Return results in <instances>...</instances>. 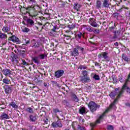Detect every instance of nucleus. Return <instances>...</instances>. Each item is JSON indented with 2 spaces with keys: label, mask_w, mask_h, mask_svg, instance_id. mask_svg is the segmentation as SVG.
Returning <instances> with one entry per match:
<instances>
[{
  "label": "nucleus",
  "mask_w": 130,
  "mask_h": 130,
  "mask_svg": "<svg viewBox=\"0 0 130 130\" xmlns=\"http://www.w3.org/2000/svg\"><path fill=\"white\" fill-rule=\"evenodd\" d=\"M43 50H42V48H40V50H39V51H35V54H38V53L39 52V51H42Z\"/></svg>",
  "instance_id": "51"
},
{
  "label": "nucleus",
  "mask_w": 130,
  "mask_h": 130,
  "mask_svg": "<svg viewBox=\"0 0 130 130\" xmlns=\"http://www.w3.org/2000/svg\"><path fill=\"white\" fill-rule=\"evenodd\" d=\"M81 6L78 3L74 4V9H75V10H76L77 11H80V9H81Z\"/></svg>",
  "instance_id": "21"
},
{
  "label": "nucleus",
  "mask_w": 130,
  "mask_h": 130,
  "mask_svg": "<svg viewBox=\"0 0 130 130\" xmlns=\"http://www.w3.org/2000/svg\"><path fill=\"white\" fill-rule=\"evenodd\" d=\"M90 126L92 127L91 130H93V128L96 126V124L93 123H91L90 124Z\"/></svg>",
  "instance_id": "46"
},
{
  "label": "nucleus",
  "mask_w": 130,
  "mask_h": 130,
  "mask_svg": "<svg viewBox=\"0 0 130 130\" xmlns=\"http://www.w3.org/2000/svg\"><path fill=\"white\" fill-rule=\"evenodd\" d=\"M44 86L46 88H48V86H49V83H46V82H44Z\"/></svg>",
  "instance_id": "49"
},
{
  "label": "nucleus",
  "mask_w": 130,
  "mask_h": 130,
  "mask_svg": "<svg viewBox=\"0 0 130 130\" xmlns=\"http://www.w3.org/2000/svg\"><path fill=\"white\" fill-rule=\"evenodd\" d=\"M62 103H63L64 105H66V106H69V105H70V103H69V102L66 100H63Z\"/></svg>",
  "instance_id": "40"
},
{
  "label": "nucleus",
  "mask_w": 130,
  "mask_h": 130,
  "mask_svg": "<svg viewBox=\"0 0 130 130\" xmlns=\"http://www.w3.org/2000/svg\"><path fill=\"white\" fill-rule=\"evenodd\" d=\"M31 130H36V126H32L31 127Z\"/></svg>",
  "instance_id": "57"
},
{
  "label": "nucleus",
  "mask_w": 130,
  "mask_h": 130,
  "mask_svg": "<svg viewBox=\"0 0 130 130\" xmlns=\"http://www.w3.org/2000/svg\"><path fill=\"white\" fill-rule=\"evenodd\" d=\"M119 15V13L117 12H115L113 14V17L114 18H115V19H118Z\"/></svg>",
  "instance_id": "42"
},
{
  "label": "nucleus",
  "mask_w": 130,
  "mask_h": 130,
  "mask_svg": "<svg viewBox=\"0 0 130 130\" xmlns=\"http://www.w3.org/2000/svg\"><path fill=\"white\" fill-rule=\"evenodd\" d=\"M26 111L28 112V113L33 114L34 113V111H33V109L31 107H28L26 108Z\"/></svg>",
  "instance_id": "31"
},
{
  "label": "nucleus",
  "mask_w": 130,
  "mask_h": 130,
  "mask_svg": "<svg viewBox=\"0 0 130 130\" xmlns=\"http://www.w3.org/2000/svg\"><path fill=\"white\" fill-rule=\"evenodd\" d=\"M108 111V110H106L104 113L101 115L99 118L96 120V123H100L102 119H103V117L105 116V113Z\"/></svg>",
  "instance_id": "15"
},
{
  "label": "nucleus",
  "mask_w": 130,
  "mask_h": 130,
  "mask_svg": "<svg viewBox=\"0 0 130 130\" xmlns=\"http://www.w3.org/2000/svg\"><path fill=\"white\" fill-rule=\"evenodd\" d=\"M69 26L70 29H74V28H75V26L74 25H69Z\"/></svg>",
  "instance_id": "59"
},
{
  "label": "nucleus",
  "mask_w": 130,
  "mask_h": 130,
  "mask_svg": "<svg viewBox=\"0 0 130 130\" xmlns=\"http://www.w3.org/2000/svg\"><path fill=\"white\" fill-rule=\"evenodd\" d=\"M125 106L127 107H129L130 108V103L129 102H126L125 103Z\"/></svg>",
  "instance_id": "53"
},
{
  "label": "nucleus",
  "mask_w": 130,
  "mask_h": 130,
  "mask_svg": "<svg viewBox=\"0 0 130 130\" xmlns=\"http://www.w3.org/2000/svg\"><path fill=\"white\" fill-rule=\"evenodd\" d=\"M93 32L95 34H99V33H100V30L99 29H95Z\"/></svg>",
  "instance_id": "48"
},
{
  "label": "nucleus",
  "mask_w": 130,
  "mask_h": 130,
  "mask_svg": "<svg viewBox=\"0 0 130 130\" xmlns=\"http://www.w3.org/2000/svg\"><path fill=\"white\" fill-rule=\"evenodd\" d=\"M71 99L74 102H79L80 101V99L75 93L71 94Z\"/></svg>",
  "instance_id": "14"
},
{
  "label": "nucleus",
  "mask_w": 130,
  "mask_h": 130,
  "mask_svg": "<svg viewBox=\"0 0 130 130\" xmlns=\"http://www.w3.org/2000/svg\"><path fill=\"white\" fill-rule=\"evenodd\" d=\"M119 89V88H116L115 91H112L110 93L109 96L110 98H111L112 99H114V98H115V96H116V95L118 94V91Z\"/></svg>",
  "instance_id": "8"
},
{
  "label": "nucleus",
  "mask_w": 130,
  "mask_h": 130,
  "mask_svg": "<svg viewBox=\"0 0 130 130\" xmlns=\"http://www.w3.org/2000/svg\"><path fill=\"white\" fill-rule=\"evenodd\" d=\"M89 23L90 24L91 26L92 27H97L98 24L95 22V20L93 18H90Z\"/></svg>",
  "instance_id": "18"
},
{
  "label": "nucleus",
  "mask_w": 130,
  "mask_h": 130,
  "mask_svg": "<svg viewBox=\"0 0 130 130\" xmlns=\"http://www.w3.org/2000/svg\"><path fill=\"white\" fill-rule=\"evenodd\" d=\"M47 121H48V119H47L44 120V122L46 124L47 123Z\"/></svg>",
  "instance_id": "61"
},
{
  "label": "nucleus",
  "mask_w": 130,
  "mask_h": 130,
  "mask_svg": "<svg viewBox=\"0 0 130 130\" xmlns=\"http://www.w3.org/2000/svg\"><path fill=\"white\" fill-rule=\"evenodd\" d=\"M75 48L77 50H80V51H81L82 53H83V52L84 51V48L83 47H81V46H79V45H76L75 46Z\"/></svg>",
  "instance_id": "30"
},
{
  "label": "nucleus",
  "mask_w": 130,
  "mask_h": 130,
  "mask_svg": "<svg viewBox=\"0 0 130 130\" xmlns=\"http://www.w3.org/2000/svg\"><path fill=\"white\" fill-rule=\"evenodd\" d=\"M16 38H17V37H16V36L13 35L11 37H10L9 38V40H11L13 42H15Z\"/></svg>",
  "instance_id": "33"
},
{
  "label": "nucleus",
  "mask_w": 130,
  "mask_h": 130,
  "mask_svg": "<svg viewBox=\"0 0 130 130\" xmlns=\"http://www.w3.org/2000/svg\"><path fill=\"white\" fill-rule=\"evenodd\" d=\"M107 129L108 130H113V126L111 125H108L107 127Z\"/></svg>",
  "instance_id": "44"
},
{
  "label": "nucleus",
  "mask_w": 130,
  "mask_h": 130,
  "mask_svg": "<svg viewBox=\"0 0 130 130\" xmlns=\"http://www.w3.org/2000/svg\"><path fill=\"white\" fill-rule=\"evenodd\" d=\"M86 30L88 31V32H93V27L91 26H88L86 28Z\"/></svg>",
  "instance_id": "41"
},
{
  "label": "nucleus",
  "mask_w": 130,
  "mask_h": 130,
  "mask_svg": "<svg viewBox=\"0 0 130 130\" xmlns=\"http://www.w3.org/2000/svg\"><path fill=\"white\" fill-rule=\"evenodd\" d=\"M20 55L22 58H25L27 56L26 53H20Z\"/></svg>",
  "instance_id": "43"
},
{
  "label": "nucleus",
  "mask_w": 130,
  "mask_h": 130,
  "mask_svg": "<svg viewBox=\"0 0 130 130\" xmlns=\"http://www.w3.org/2000/svg\"><path fill=\"white\" fill-rule=\"evenodd\" d=\"M114 28V26H111L109 27L110 30H113Z\"/></svg>",
  "instance_id": "63"
},
{
  "label": "nucleus",
  "mask_w": 130,
  "mask_h": 130,
  "mask_svg": "<svg viewBox=\"0 0 130 130\" xmlns=\"http://www.w3.org/2000/svg\"><path fill=\"white\" fill-rule=\"evenodd\" d=\"M77 128H78V130H86V127L80 125H78Z\"/></svg>",
  "instance_id": "36"
},
{
  "label": "nucleus",
  "mask_w": 130,
  "mask_h": 130,
  "mask_svg": "<svg viewBox=\"0 0 130 130\" xmlns=\"http://www.w3.org/2000/svg\"><path fill=\"white\" fill-rule=\"evenodd\" d=\"M78 69H80V70H87V67L86 65H80Z\"/></svg>",
  "instance_id": "35"
},
{
  "label": "nucleus",
  "mask_w": 130,
  "mask_h": 130,
  "mask_svg": "<svg viewBox=\"0 0 130 130\" xmlns=\"http://www.w3.org/2000/svg\"><path fill=\"white\" fill-rule=\"evenodd\" d=\"M117 38V36H116V31L115 32V35L113 36L112 39H116Z\"/></svg>",
  "instance_id": "54"
},
{
  "label": "nucleus",
  "mask_w": 130,
  "mask_h": 130,
  "mask_svg": "<svg viewBox=\"0 0 130 130\" xmlns=\"http://www.w3.org/2000/svg\"><path fill=\"white\" fill-rule=\"evenodd\" d=\"M0 39L5 40L8 39V36L5 34L0 33Z\"/></svg>",
  "instance_id": "22"
},
{
  "label": "nucleus",
  "mask_w": 130,
  "mask_h": 130,
  "mask_svg": "<svg viewBox=\"0 0 130 130\" xmlns=\"http://www.w3.org/2000/svg\"><path fill=\"white\" fill-rule=\"evenodd\" d=\"M51 83H52L53 84H57V82L56 81H51Z\"/></svg>",
  "instance_id": "62"
},
{
  "label": "nucleus",
  "mask_w": 130,
  "mask_h": 130,
  "mask_svg": "<svg viewBox=\"0 0 130 130\" xmlns=\"http://www.w3.org/2000/svg\"><path fill=\"white\" fill-rule=\"evenodd\" d=\"M82 37H84V35L81 32H79L75 34V39L77 41H80L82 39Z\"/></svg>",
  "instance_id": "7"
},
{
  "label": "nucleus",
  "mask_w": 130,
  "mask_h": 130,
  "mask_svg": "<svg viewBox=\"0 0 130 130\" xmlns=\"http://www.w3.org/2000/svg\"><path fill=\"white\" fill-rule=\"evenodd\" d=\"M30 31V29L28 28V27H24L22 29V32L24 33H28Z\"/></svg>",
  "instance_id": "34"
},
{
  "label": "nucleus",
  "mask_w": 130,
  "mask_h": 130,
  "mask_svg": "<svg viewBox=\"0 0 130 130\" xmlns=\"http://www.w3.org/2000/svg\"><path fill=\"white\" fill-rule=\"evenodd\" d=\"M87 105L88 108L92 113L93 112H94V111H96L97 109L100 108V105H98L96 103L93 101L90 102Z\"/></svg>",
  "instance_id": "1"
},
{
  "label": "nucleus",
  "mask_w": 130,
  "mask_h": 130,
  "mask_svg": "<svg viewBox=\"0 0 130 130\" xmlns=\"http://www.w3.org/2000/svg\"><path fill=\"white\" fill-rule=\"evenodd\" d=\"M79 54V50H78L76 48H74L73 51L71 52V55L72 56H78Z\"/></svg>",
  "instance_id": "17"
},
{
  "label": "nucleus",
  "mask_w": 130,
  "mask_h": 130,
  "mask_svg": "<svg viewBox=\"0 0 130 130\" xmlns=\"http://www.w3.org/2000/svg\"><path fill=\"white\" fill-rule=\"evenodd\" d=\"M83 76L81 77H88V71L84 70L82 71Z\"/></svg>",
  "instance_id": "37"
},
{
  "label": "nucleus",
  "mask_w": 130,
  "mask_h": 130,
  "mask_svg": "<svg viewBox=\"0 0 130 130\" xmlns=\"http://www.w3.org/2000/svg\"><path fill=\"white\" fill-rule=\"evenodd\" d=\"M51 125L53 127H62V124L60 122V120H57L56 122L52 123Z\"/></svg>",
  "instance_id": "6"
},
{
  "label": "nucleus",
  "mask_w": 130,
  "mask_h": 130,
  "mask_svg": "<svg viewBox=\"0 0 130 130\" xmlns=\"http://www.w3.org/2000/svg\"><path fill=\"white\" fill-rule=\"evenodd\" d=\"M32 60L35 63H37V64H39V63H40V59H39V57H38V56L32 57Z\"/></svg>",
  "instance_id": "19"
},
{
  "label": "nucleus",
  "mask_w": 130,
  "mask_h": 130,
  "mask_svg": "<svg viewBox=\"0 0 130 130\" xmlns=\"http://www.w3.org/2000/svg\"><path fill=\"white\" fill-rule=\"evenodd\" d=\"M28 3H29V4H31V3H35V0H29Z\"/></svg>",
  "instance_id": "56"
},
{
  "label": "nucleus",
  "mask_w": 130,
  "mask_h": 130,
  "mask_svg": "<svg viewBox=\"0 0 130 130\" xmlns=\"http://www.w3.org/2000/svg\"><path fill=\"white\" fill-rule=\"evenodd\" d=\"M29 120L30 122H35L36 120H37V115H33L32 114H30L29 115Z\"/></svg>",
  "instance_id": "13"
},
{
  "label": "nucleus",
  "mask_w": 130,
  "mask_h": 130,
  "mask_svg": "<svg viewBox=\"0 0 130 130\" xmlns=\"http://www.w3.org/2000/svg\"><path fill=\"white\" fill-rule=\"evenodd\" d=\"M124 10V8H121V9L119 10H116L117 12H118V13H121V12L123 11Z\"/></svg>",
  "instance_id": "47"
},
{
  "label": "nucleus",
  "mask_w": 130,
  "mask_h": 130,
  "mask_svg": "<svg viewBox=\"0 0 130 130\" xmlns=\"http://www.w3.org/2000/svg\"><path fill=\"white\" fill-rule=\"evenodd\" d=\"M63 74H64V71L62 70H57L55 72L54 76L56 79H59V78L62 77Z\"/></svg>",
  "instance_id": "3"
},
{
  "label": "nucleus",
  "mask_w": 130,
  "mask_h": 130,
  "mask_svg": "<svg viewBox=\"0 0 130 130\" xmlns=\"http://www.w3.org/2000/svg\"><path fill=\"white\" fill-rule=\"evenodd\" d=\"M2 30L4 31V32H9L10 31V27L5 25V26H4V27L2 29Z\"/></svg>",
  "instance_id": "26"
},
{
  "label": "nucleus",
  "mask_w": 130,
  "mask_h": 130,
  "mask_svg": "<svg viewBox=\"0 0 130 130\" xmlns=\"http://www.w3.org/2000/svg\"><path fill=\"white\" fill-rule=\"evenodd\" d=\"M22 62L23 66H28V62L25 61L24 59H22Z\"/></svg>",
  "instance_id": "45"
},
{
  "label": "nucleus",
  "mask_w": 130,
  "mask_h": 130,
  "mask_svg": "<svg viewBox=\"0 0 130 130\" xmlns=\"http://www.w3.org/2000/svg\"><path fill=\"white\" fill-rule=\"evenodd\" d=\"M93 79H94V80H95L96 81H99V80H100V77H99V75L97 74H94V75L93 76Z\"/></svg>",
  "instance_id": "38"
},
{
  "label": "nucleus",
  "mask_w": 130,
  "mask_h": 130,
  "mask_svg": "<svg viewBox=\"0 0 130 130\" xmlns=\"http://www.w3.org/2000/svg\"><path fill=\"white\" fill-rule=\"evenodd\" d=\"M122 58L124 60V61H126L127 62H128L129 61V60L128 59V57L126 56V55H125L124 54H123L122 55Z\"/></svg>",
  "instance_id": "27"
},
{
  "label": "nucleus",
  "mask_w": 130,
  "mask_h": 130,
  "mask_svg": "<svg viewBox=\"0 0 130 130\" xmlns=\"http://www.w3.org/2000/svg\"><path fill=\"white\" fill-rule=\"evenodd\" d=\"M103 55V58H104L105 59H107L108 58V53L107 52H105L102 53Z\"/></svg>",
  "instance_id": "29"
},
{
  "label": "nucleus",
  "mask_w": 130,
  "mask_h": 130,
  "mask_svg": "<svg viewBox=\"0 0 130 130\" xmlns=\"http://www.w3.org/2000/svg\"><path fill=\"white\" fill-rule=\"evenodd\" d=\"M33 46L35 47V48H38V47L40 46V44L37 42H35L33 43Z\"/></svg>",
  "instance_id": "32"
},
{
  "label": "nucleus",
  "mask_w": 130,
  "mask_h": 130,
  "mask_svg": "<svg viewBox=\"0 0 130 130\" xmlns=\"http://www.w3.org/2000/svg\"><path fill=\"white\" fill-rule=\"evenodd\" d=\"M56 28H57L56 26H53V28L51 29V31H52V32H55V31L56 30Z\"/></svg>",
  "instance_id": "50"
},
{
  "label": "nucleus",
  "mask_w": 130,
  "mask_h": 130,
  "mask_svg": "<svg viewBox=\"0 0 130 130\" xmlns=\"http://www.w3.org/2000/svg\"><path fill=\"white\" fill-rule=\"evenodd\" d=\"M110 6V3L109 2V0H104L102 3V8H105L106 9H108Z\"/></svg>",
  "instance_id": "9"
},
{
  "label": "nucleus",
  "mask_w": 130,
  "mask_h": 130,
  "mask_svg": "<svg viewBox=\"0 0 130 130\" xmlns=\"http://www.w3.org/2000/svg\"><path fill=\"white\" fill-rule=\"evenodd\" d=\"M114 45H115V46H118V42L115 43Z\"/></svg>",
  "instance_id": "64"
},
{
  "label": "nucleus",
  "mask_w": 130,
  "mask_h": 130,
  "mask_svg": "<svg viewBox=\"0 0 130 130\" xmlns=\"http://www.w3.org/2000/svg\"><path fill=\"white\" fill-rule=\"evenodd\" d=\"M80 82H82L83 84H86V83H90L91 82V79L88 76L86 77H81Z\"/></svg>",
  "instance_id": "5"
},
{
  "label": "nucleus",
  "mask_w": 130,
  "mask_h": 130,
  "mask_svg": "<svg viewBox=\"0 0 130 130\" xmlns=\"http://www.w3.org/2000/svg\"><path fill=\"white\" fill-rule=\"evenodd\" d=\"M60 113V110L58 109V108H54L52 110V113L53 115L55 116H57V113Z\"/></svg>",
  "instance_id": "20"
},
{
  "label": "nucleus",
  "mask_w": 130,
  "mask_h": 130,
  "mask_svg": "<svg viewBox=\"0 0 130 130\" xmlns=\"http://www.w3.org/2000/svg\"><path fill=\"white\" fill-rule=\"evenodd\" d=\"M0 119L1 120H4L5 119H10V116L9 114L6 113V112L2 113L1 115L0 116Z\"/></svg>",
  "instance_id": "10"
},
{
  "label": "nucleus",
  "mask_w": 130,
  "mask_h": 130,
  "mask_svg": "<svg viewBox=\"0 0 130 130\" xmlns=\"http://www.w3.org/2000/svg\"><path fill=\"white\" fill-rule=\"evenodd\" d=\"M9 106H12L13 108H14L15 109H17L18 108V105L16 104V103L13 102L10 103Z\"/></svg>",
  "instance_id": "24"
},
{
  "label": "nucleus",
  "mask_w": 130,
  "mask_h": 130,
  "mask_svg": "<svg viewBox=\"0 0 130 130\" xmlns=\"http://www.w3.org/2000/svg\"><path fill=\"white\" fill-rule=\"evenodd\" d=\"M13 60H14V61H15L16 63H19V61H18V58L17 57L16 55H14L13 56Z\"/></svg>",
  "instance_id": "39"
},
{
  "label": "nucleus",
  "mask_w": 130,
  "mask_h": 130,
  "mask_svg": "<svg viewBox=\"0 0 130 130\" xmlns=\"http://www.w3.org/2000/svg\"><path fill=\"white\" fill-rule=\"evenodd\" d=\"M38 56L40 59H44L45 57H47V55L45 54H39Z\"/></svg>",
  "instance_id": "25"
},
{
  "label": "nucleus",
  "mask_w": 130,
  "mask_h": 130,
  "mask_svg": "<svg viewBox=\"0 0 130 130\" xmlns=\"http://www.w3.org/2000/svg\"><path fill=\"white\" fill-rule=\"evenodd\" d=\"M101 6H102V2L100 0L97 1L96 5V9H101Z\"/></svg>",
  "instance_id": "23"
},
{
  "label": "nucleus",
  "mask_w": 130,
  "mask_h": 130,
  "mask_svg": "<svg viewBox=\"0 0 130 130\" xmlns=\"http://www.w3.org/2000/svg\"><path fill=\"white\" fill-rule=\"evenodd\" d=\"M26 22H27V24H26L27 27H32V26H34L35 25L34 21H33V20L30 18H28L26 20Z\"/></svg>",
  "instance_id": "12"
},
{
  "label": "nucleus",
  "mask_w": 130,
  "mask_h": 130,
  "mask_svg": "<svg viewBox=\"0 0 130 130\" xmlns=\"http://www.w3.org/2000/svg\"><path fill=\"white\" fill-rule=\"evenodd\" d=\"M120 130H127L126 128H123V127H121L120 128Z\"/></svg>",
  "instance_id": "60"
},
{
  "label": "nucleus",
  "mask_w": 130,
  "mask_h": 130,
  "mask_svg": "<svg viewBox=\"0 0 130 130\" xmlns=\"http://www.w3.org/2000/svg\"><path fill=\"white\" fill-rule=\"evenodd\" d=\"M13 87H14V85H5L3 88L5 93L7 94H12V92H13Z\"/></svg>",
  "instance_id": "2"
},
{
  "label": "nucleus",
  "mask_w": 130,
  "mask_h": 130,
  "mask_svg": "<svg viewBox=\"0 0 130 130\" xmlns=\"http://www.w3.org/2000/svg\"><path fill=\"white\" fill-rule=\"evenodd\" d=\"M2 72L3 73V74L5 75L6 77L11 76V75H12V71L9 69H4L2 71Z\"/></svg>",
  "instance_id": "11"
},
{
  "label": "nucleus",
  "mask_w": 130,
  "mask_h": 130,
  "mask_svg": "<svg viewBox=\"0 0 130 130\" xmlns=\"http://www.w3.org/2000/svg\"><path fill=\"white\" fill-rule=\"evenodd\" d=\"M78 110H79V113H80V114H82V115L87 114V112H88V109H87L85 107H82V106H80L78 108Z\"/></svg>",
  "instance_id": "4"
},
{
  "label": "nucleus",
  "mask_w": 130,
  "mask_h": 130,
  "mask_svg": "<svg viewBox=\"0 0 130 130\" xmlns=\"http://www.w3.org/2000/svg\"><path fill=\"white\" fill-rule=\"evenodd\" d=\"M64 36H65V37H66L67 40H70V39H71V37H70L69 36L64 35Z\"/></svg>",
  "instance_id": "55"
},
{
  "label": "nucleus",
  "mask_w": 130,
  "mask_h": 130,
  "mask_svg": "<svg viewBox=\"0 0 130 130\" xmlns=\"http://www.w3.org/2000/svg\"><path fill=\"white\" fill-rule=\"evenodd\" d=\"M98 57L99 58H101V57H103V55H102V53L100 54L99 55H98Z\"/></svg>",
  "instance_id": "58"
},
{
  "label": "nucleus",
  "mask_w": 130,
  "mask_h": 130,
  "mask_svg": "<svg viewBox=\"0 0 130 130\" xmlns=\"http://www.w3.org/2000/svg\"><path fill=\"white\" fill-rule=\"evenodd\" d=\"M15 42H17V43H20V42H21V41H20V39H19V38L16 37Z\"/></svg>",
  "instance_id": "52"
},
{
  "label": "nucleus",
  "mask_w": 130,
  "mask_h": 130,
  "mask_svg": "<svg viewBox=\"0 0 130 130\" xmlns=\"http://www.w3.org/2000/svg\"><path fill=\"white\" fill-rule=\"evenodd\" d=\"M2 82L4 83V84H5V85H10L11 84V80H10V79H9L8 77H5L4 78Z\"/></svg>",
  "instance_id": "16"
},
{
  "label": "nucleus",
  "mask_w": 130,
  "mask_h": 130,
  "mask_svg": "<svg viewBox=\"0 0 130 130\" xmlns=\"http://www.w3.org/2000/svg\"><path fill=\"white\" fill-rule=\"evenodd\" d=\"M25 10H26L27 11H26V13H28L29 15H31V14H33V12H30V11L32 10V8L31 7H28L27 8H24Z\"/></svg>",
  "instance_id": "28"
}]
</instances>
